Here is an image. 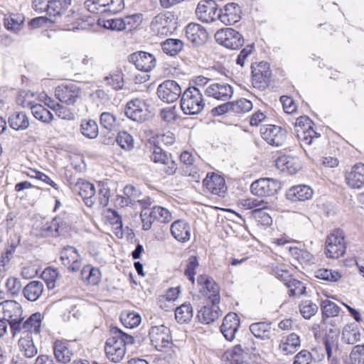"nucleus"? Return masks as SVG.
I'll return each instance as SVG.
<instances>
[{
    "instance_id": "obj_62",
    "label": "nucleus",
    "mask_w": 364,
    "mask_h": 364,
    "mask_svg": "<svg viewBox=\"0 0 364 364\" xmlns=\"http://www.w3.org/2000/svg\"><path fill=\"white\" fill-rule=\"evenodd\" d=\"M100 122L103 128L111 131L115 127L116 117L112 113L105 112L100 115Z\"/></svg>"
},
{
    "instance_id": "obj_14",
    "label": "nucleus",
    "mask_w": 364,
    "mask_h": 364,
    "mask_svg": "<svg viewBox=\"0 0 364 364\" xmlns=\"http://www.w3.org/2000/svg\"><path fill=\"white\" fill-rule=\"evenodd\" d=\"M220 4L200 1L196 9L198 18L204 23H212L218 20Z\"/></svg>"
},
{
    "instance_id": "obj_43",
    "label": "nucleus",
    "mask_w": 364,
    "mask_h": 364,
    "mask_svg": "<svg viewBox=\"0 0 364 364\" xmlns=\"http://www.w3.org/2000/svg\"><path fill=\"white\" fill-rule=\"evenodd\" d=\"M71 1L72 0H50L47 14L50 16H61L66 11Z\"/></svg>"
},
{
    "instance_id": "obj_38",
    "label": "nucleus",
    "mask_w": 364,
    "mask_h": 364,
    "mask_svg": "<svg viewBox=\"0 0 364 364\" xmlns=\"http://www.w3.org/2000/svg\"><path fill=\"white\" fill-rule=\"evenodd\" d=\"M82 279L88 284L97 285L101 280V272L90 264L85 266L80 272Z\"/></svg>"
},
{
    "instance_id": "obj_11",
    "label": "nucleus",
    "mask_w": 364,
    "mask_h": 364,
    "mask_svg": "<svg viewBox=\"0 0 364 364\" xmlns=\"http://www.w3.org/2000/svg\"><path fill=\"white\" fill-rule=\"evenodd\" d=\"M173 20V16L171 14H159L151 21L150 23L151 31L159 36H168L174 29Z\"/></svg>"
},
{
    "instance_id": "obj_4",
    "label": "nucleus",
    "mask_w": 364,
    "mask_h": 364,
    "mask_svg": "<svg viewBox=\"0 0 364 364\" xmlns=\"http://www.w3.org/2000/svg\"><path fill=\"white\" fill-rule=\"evenodd\" d=\"M344 232L341 229L333 230L326 238V255L330 258H338L346 252Z\"/></svg>"
},
{
    "instance_id": "obj_31",
    "label": "nucleus",
    "mask_w": 364,
    "mask_h": 364,
    "mask_svg": "<svg viewBox=\"0 0 364 364\" xmlns=\"http://www.w3.org/2000/svg\"><path fill=\"white\" fill-rule=\"evenodd\" d=\"M301 346V340L299 336L291 333L286 337H283L279 345V350L284 354H293Z\"/></svg>"
},
{
    "instance_id": "obj_53",
    "label": "nucleus",
    "mask_w": 364,
    "mask_h": 364,
    "mask_svg": "<svg viewBox=\"0 0 364 364\" xmlns=\"http://www.w3.org/2000/svg\"><path fill=\"white\" fill-rule=\"evenodd\" d=\"M225 356L231 364L243 363V350L240 345H237L232 349L226 351Z\"/></svg>"
},
{
    "instance_id": "obj_42",
    "label": "nucleus",
    "mask_w": 364,
    "mask_h": 364,
    "mask_svg": "<svg viewBox=\"0 0 364 364\" xmlns=\"http://www.w3.org/2000/svg\"><path fill=\"white\" fill-rule=\"evenodd\" d=\"M11 128L15 130H25L29 126V120L27 115L22 112L12 114L8 119Z\"/></svg>"
},
{
    "instance_id": "obj_24",
    "label": "nucleus",
    "mask_w": 364,
    "mask_h": 364,
    "mask_svg": "<svg viewBox=\"0 0 364 364\" xmlns=\"http://www.w3.org/2000/svg\"><path fill=\"white\" fill-rule=\"evenodd\" d=\"M205 93L209 97L225 101L232 96L233 89L228 84L214 83L205 89Z\"/></svg>"
},
{
    "instance_id": "obj_48",
    "label": "nucleus",
    "mask_w": 364,
    "mask_h": 364,
    "mask_svg": "<svg viewBox=\"0 0 364 364\" xmlns=\"http://www.w3.org/2000/svg\"><path fill=\"white\" fill-rule=\"evenodd\" d=\"M81 133L88 139H95L98 135V125L95 120L88 119L82 122Z\"/></svg>"
},
{
    "instance_id": "obj_49",
    "label": "nucleus",
    "mask_w": 364,
    "mask_h": 364,
    "mask_svg": "<svg viewBox=\"0 0 364 364\" xmlns=\"http://www.w3.org/2000/svg\"><path fill=\"white\" fill-rule=\"evenodd\" d=\"M315 277L321 280L336 282H338L342 276L338 271L321 268L315 272Z\"/></svg>"
},
{
    "instance_id": "obj_56",
    "label": "nucleus",
    "mask_w": 364,
    "mask_h": 364,
    "mask_svg": "<svg viewBox=\"0 0 364 364\" xmlns=\"http://www.w3.org/2000/svg\"><path fill=\"white\" fill-rule=\"evenodd\" d=\"M105 350L107 358L114 363H119L124 356L126 348L120 347L107 346L105 344Z\"/></svg>"
},
{
    "instance_id": "obj_17",
    "label": "nucleus",
    "mask_w": 364,
    "mask_h": 364,
    "mask_svg": "<svg viewBox=\"0 0 364 364\" xmlns=\"http://www.w3.org/2000/svg\"><path fill=\"white\" fill-rule=\"evenodd\" d=\"M241 14V8L236 3H228L223 7L220 5L218 20L225 25H232L240 20Z\"/></svg>"
},
{
    "instance_id": "obj_58",
    "label": "nucleus",
    "mask_w": 364,
    "mask_h": 364,
    "mask_svg": "<svg viewBox=\"0 0 364 364\" xmlns=\"http://www.w3.org/2000/svg\"><path fill=\"white\" fill-rule=\"evenodd\" d=\"M348 364H364V344L354 346L349 355Z\"/></svg>"
},
{
    "instance_id": "obj_23",
    "label": "nucleus",
    "mask_w": 364,
    "mask_h": 364,
    "mask_svg": "<svg viewBox=\"0 0 364 364\" xmlns=\"http://www.w3.org/2000/svg\"><path fill=\"white\" fill-rule=\"evenodd\" d=\"M171 233L178 242L184 243L191 239L190 224L184 220H177L171 225Z\"/></svg>"
},
{
    "instance_id": "obj_16",
    "label": "nucleus",
    "mask_w": 364,
    "mask_h": 364,
    "mask_svg": "<svg viewBox=\"0 0 364 364\" xmlns=\"http://www.w3.org/2000/svg\"><path fill=\"white\" fill-rule=\"evenodd\" d=\"M129 62L133 63L136 68L143 72H149L155 68L156 58L150 53L138 51L129 55Z\"/></svg>"
},
{
    "instance_id": "obj_46",
    "label": "nucleus",
    "mask_w": 364,
    "mask_h": 364,
    "mask_svg": "<svg viewBox=\"0 0 364 364\" xmlns=\"http://www.w3.org/2000/svg\"><path fill=\"white\" fill-rule=\"evenodd\" d=\"M230 114H241L250 112L252 109L251 101L242 98L237 101L230 102Z\"/></svg>"
},
{
    "instance_id": "obj_9",
    "label": "nucleus",
    "mask_w": 364,
    "mask_h": 364,
    "mask_svg": "<svg viewBox=\"0 0 364 364\" xmlns=\"http://www.w3.org/2000/svg\"><path fill=\"white\" fill-rule=\"evenodd\" d=\"M252 83L254 87L264 90L270 82L272 71L267 62L262 61L251 65Z\"/></svg>"
},
{
    "instance_id": "obj_51",
    "label": "nucleus",
    "mask_w": 364,
    "mask_h": 364,
    "mask_svg": "<svg viewBox=\"0 0 364 364\" xmlns=\"http://www.w3.org/2000/svg\"><path fill=\"white\" fill-rule=\"evenodd\" d=\"M117 144L126 151H131L134 149V139L127 132H119L116 137Z\"/></svg>"
},
{
    "instance_id": "obj_30",
    "label": "nucleus",
    "mask_w": 364,
    "mask_h": 364,
    "mask_svg": "<svg viewBox=\"0 0 364 364\" xmlns=\"http://www.w3.org/2000/svg\"><path fill=\"white\" fill-rule=\"evenodd\" d=\"M77 250L71 246L64 247L61 252L60 259L65 265H68V269L72 272H77L80 269V262Z\"/></svg>"
},
{
    "instance_id": "obj_12",
    "label": "nucleus",
    "mask_w": 364,
    "mask_h": 364,
    "mask_svg": "<svg viewBox=\"0 0 364 364\" xmlns=\"http://www.w3.org/2000/svg\"><path fill=\"white\" fill-rule=\"evenodd\" d=\"M149 337L151 345L159 351L168 348L172 340L169 328L164 325L152 326L149 330Z\"/></svg>"
},
{
    "instance_id": "obj_32",
    "label": "nucleus",
    "mask_w": 364,
    "mask_h": 364,
    "mask_svg": "<svg viewBox=\"0 0 364 364\" xmlns=\"http://www.w3.org/2000/svg\"><path fill=\"white\" fill-rule=\"evenodd\" d=\"M220 316L218 304L211 306H204L198 311L197 318L202 323L209 324L214 322Z\"/></svg>"
},
{
    "instance_id": "obj_3",
    "label": "nucleus",
    "mask_w": 364,
    "mask_h": 364,
    "mask_svg": "<svg viewBox=\"0 0 364 364\" xmlns=\"http://www.w3.org/2000/svg\"><path fill=\"white\" fill-rule=\"evenodd\" d=\"M142 222V229L145 231L151 228L152 223L156 220L163 223H168L172 219L171 212L159 205L154 206L151 210H142L140 214Z\"/></svg>"
},
{
    "instance_id": "obj_6",
    "label": "nucleus",
    "mask_w": 364,
    "mask_h": 364,
    "mask_svg": "<svg viewBox=\"0 0 364 364\" xmlns=\"http://www.w3.org/2000/svg\"><path fill=\"white\" fill-rule=\"evenodd\" d=\"M281 188V183L271 178H261L254 181L250 186L253 195L259 197L274 196Z\"/></svg>"
},
{
    "instance_id": "obj_7",
    "label": "nucleus",
    "mask_w": 364,
    "mask_h": 364,
    "mask_svg": "<svg viewBox=\"0 0 364 364\" xmlns=\"http://www.w3.org/2000/svg\"><path fill=\"white\" fill-rule=\"evenodd\" d=\"M124 114L132 121L143 123L149 117L148 105L142 99H133L127 103Z\"/></svg>"
},
{
    "instance_id": "obj_63",
    "label": "nucleus",
    "mask_w": 364,
    "mask_h": 364,
    "mask_svg": "<svg viewBox=\"0 0 364 364\" xmlns=\"http://www.w3.org/2000/svg\"><path fill=\"white\" fill-rule=\"evenodd\" d=\"M126 29L132 30L140 26L143 16L141 14H134L126 16L124 18Z\"/></svg>"
},
{
    "instance_id": "obj_15",
    "label": "nucleus",
    "mask_w": 364,
    "mask_h": 364,
    "mask_svg": "<svg viewBox=\"0 0 364 364\" xmlns=\"http://www.w3.org/2000/svg\"><path fill=\"white\" fill-rule=\"evenodd\" d=\"M197 282L201 287L200 291H203L212 304H218L220 302V288L211 277L207 274L199 275Z\"/></svg>"
},
{
    "instance_id": "obj_8",
    "label": "nucleus",
    "mask_w": 364,
    "mask_h": 364,
    "mask_svg": "<svg viewBox=\"0 0 364 364\" xmlns=\"http://www.w3.org/2000/svg\"><path fill=\"white\" fill-rule=\"evenodd\" d=\"M156 94L163 102L173 103L181 97L182 89L176 81L167 80L158 86Z\"/></svg>"
},
{
    "instance_id": "obj_26",
    "label": "nucleus",
    "mask_w": 364,
    "mask_h": 364,
    "mask_svg": "<svg viewBox=\"0 0 364 364\" xmlns=\"http://www.w3.org/2000/svg\"><path fill=\"white\" fill-rule=\"evenodd\" d=\"M312 196V188L306 185L294 186L286 193L287 199L292 202L305 201L311 199Z\"/></svg>"
},
{
    "instance_id": "obj_28",
    "label": "nucleus",
    "mask_w": 364,
    "mask_h": 364,
    "mask_svg": "<svg viewBox=\"0 0 364 364\" xmlns=\"http://www.w3.org/2000/svg\"><path fill=\"white\" fill-rule=\"evenodd\" d=\"M347 184L353 188H361L364 186V164L353 166L351 171L346 173Z\"/></svg>"
},
{
    "instance_id": "obj_60",
    "label": "nucleus",
    "mask_w": 364,
    "mask_h": 364,
    "mask_svg": "<svg viewBox=\"0 0 364 364\" xmlns=\"http://www.w3.org/2000/svg\"><path fill=\"white\" fill-rule=\"evenodd\" d=\"M34 97V94L29 90H21L16 97V103L26 108H31L34 104L32 102L31 99Z\"/></svg>"
},
{
    "instance_id": "obj_22",
    "label": "nucleus",
    "mask_w": 364,
    "mask_h": 364,
    "mask_svg": "<svg viewBox=\"0 0 364 364\" xmlns=\"http://www.w3.org/2000/svg\"><path fill=\"white\" fill-rule=\"evenodd\" d=\"M203 184L209 192L219 196H223L227 190L225 179L215 173H208Z\"/></svg>"
},
{
    "instance_id": "obj_39",
    "label": "nucleus",
    "mask_w": 364,
    "mask_h": 364,
    "mask_svg": "<svg viewBox=\"0 0 364 364\" xmlns=\"http://www.w3.org/2000/svg\"><path fill=\"white\" fill-rule=\"evenodd\" d=\"M316 353H317V349H313L311 352L302 350L295 355L293 364H311L312 362L316 363L324 358L323 353L318 357L315 356Z\"/></svg>"
},
{
    "instance_id": "obj_10",
    "label": "nucleus",
    "mask_w": 364,
    "mask_h": 364,
    "mask_svg": "<svg viewBox=\"0 0 364 364\" xmlns=\"http://www.w3.org/2000/svg\"><path fill=\"white\" fill-rule=\"evenodd\" d=\"M81 93V89L73 82L61 84L55 90L56 98L68 105H74L80 97Z\"/></svg>"
},
{
    "instance_id": "obj_19",
    "label": "nucleus",
    "mask_w": 364,
    "mask_h": 364,
    "mask_svg": "<svg viewBox=\"0 0 364 364\" xmlns=\"http://www.w3.org/2000/svg\"><path fill=\"white\" fill-rule=\"evenodd\" d=\"M151 159L154 163L162 164L166 166L164 171L168 175H173L177 169V164L171 159V154H167L161 147L156 146L154 148Z\"/></svg>"
},
{
    "instance_id": "obj_20",
    "label": "nucleus",
    "mask_w": 364,
    "mask_h": 364,
    "mask_svg": "<svg viewBox=\"0 0 364 364\" xmlns=\"http://www.w3.org/2000/svg\"><path fill=\"white\" fill-rule=\"evenodd\" d=\"M67 229V223L61 218L55 217L41 228V234L43 237H58L66 232Z\"/></svg>"
},
{
    "instance_id": "obj_13",
    "label": "nucleus",
    "mask_w": 364,
    "mask_h": 364,
    "mask_svg": "<svg viewBox=\"0 0 364 364\" xmlns=\"http://www.w3.org/2000/svg\"><path fill=\"white\" fill-rule=\"evenodd\" d=\"M262 139L274 146H281L287 138V131L281 127L267 124L260 129Z\"/></svg>"
},
{
    "instance_id": "obj_35",
    "label": "nucleus",
    "mask_w": 364,
    "mask_h": 364,
    "mask_svg": "<svg viewBox=\"0 0 364 364\" xmlns=\"http://www.w3.org/2000/svg\"><path fill=\"white\" fill-rule=\"evenodd\" d=\"M20 351L28 358H33L38 353V349L33 343L32 335L27 333L21 336L18 341Z\"/></svg>"
},
{
    "instance_id": "obj_47",
    "label": "nucleus",
    "mask_w": 364,
    "mask_h": 364,
    "mask_svg": "<svg viewBox=\"0 0 364 364\" xmlns=\"http://www.w3.org/2000/svg\"><path fill=\"white\" fill-rule=\"evenodd\" d=\"M193 308L190 304H183L175 310V317L178 322H189L193 317Z\"/></svg>"
},
{
    "instance_id": "obj_25",
    "label": "nucleus",
    "mask_w": 364,
    "mask_h": 364,
    "mask_svg": "<svg viewBox=\"0 0 364 364\" xmlns=\"http://www.w3.org/2000/svg\"><path fill=\"white\" fill-rule=\"evenodd\" d=\"M78 194L82 198L85 205L92 207L95 200L96 190L95 186L82 179H79L75 185Z\"/></svg>"
},
{
    "instance_id": "obj_41",
    "label": "nucleus",
    "mask_w": 364,
    "mask_h": 364,
    "mask_svg": "<svg viewBox=\"0 0 364 364\" xmlns=\"http://www.w3.org/2000/svg\"><path fill=\"white\" fill-rule=\"evenodd\" d=\"M53 353L58 362L67 363L70 361L72 353L65 343L56 341L53 345Z\"/></svg>"
},
{
    "instance_id": "obj_27",
    "label": "nucleus",
    "mask_w": 364,
    "mask_h": 364,
    "mask_svg": "<svg viewBox=\"0 0 364 364\" xmlns=\"http://www.w3.org/2000/svg\"><path fill=\"white\" fill-rule=\"evenodd\" d=\"M41 314L38 312L31 314L24 322L19 321V327L18 333H23L26 335L27 333H32L38 334L41 331Z\"/></svg>"
},
{
    "instance_id": "obj_50",
    "label": "nucleus",
    "mask_w": 364,
    "mask_h": 364,
    "mask_svg": "<svg viewBox=\"0 0 364 364\" xmlns=\"http://www.w3.org/2000/svg\"><path fill=\"white\" fill-rule=\"evenodd\" d=\"M318 306L311 300H304L299 304V311L303 317L310 319L318 311Z\"/></svg>"
},
{
    "instance_id": "obj_2",
    "label": "nucleus",
    "mask_w": 364,
    "mask_h": 364,
    "mask_svg": "<svg viewBox=\"0 0 364 364\" xmlns=\"http://www.w3.org/2000/svg\"><path fill=\"white\" fill-rule=\"evenodd\" d=\"M22 307L21 304L13 300H6L0 303V318L10 325L13 336L18 333L19 321H22Z\"/></svg>"
},
{
    "instance_id": "obj_33",
    "label": "nucleus",
    "mask_w": 364,
    "mask_h": 364,
    "mask_svg": "<svg viewBox=\"0 0 364 364\" xmlns=\"http://www.w3.org/2000/svg\"><path fill=\"white\" fill-rule=\"evenodd\" d=\"M361 332L355 323L346 325L342 331L341 341L343 343L354 345L361 339Z\"/></svg>"
},
{
    "instance_id": "obj_55",
    "label": "nucleus",
    "mask_w": 364,
    "mask_h": 364,
    "mask_svg": "<svg viewBox=\"0 0 364 364\" xmlns=\"http://www.w3.org/2000/svg\"><path fill=\"white\" fill-rule=\"evenodd\" d=\"M314 123L313 121L307 116H301L296 119L294 123V131L296 134L297 137L299 138V132L304 131V132H308L312 127H314Z\"/></svg>"
},
{
    "instance_id": "obj_54",
    "label": "nucleus",
    "mask_w": 364,
    "mask_h": 364,
    "mask_svg": "<svg viewBox=\"0 0 364 364\" xmlns=\"http://www.w3.org/2000/svg\"><path fill=\"white\" fill-rule=\"evenodd\" d=\"M120 320L125 327L133 328L141 323V316L134 312H126L122 314Z\"/></svg>"
},
{
    "instance_id": "obj_18",
    "label": "nucleus",
    "mask_w": 364,
    "mask_h": 364,
    "mask_svg": "<svg viewBox=\"0 0 364 364\" xmlns=\"http://www.w3.org/2000/svg\"><path fill=\"white\" fill-rule=\"evenodd\" d=\"M186 36L194 46L204 44L208 38V33L203 26L196 23H191L186 27Z\"/></svg>"
},
{
    "instance_id": "obj_52",
    "label": "nucleus",
    "mask_w": 364,
    "mask_h": 364,
    "mask_svg": "<svg viewBox=\"0 0 364 364\" xmlns=\"http://www.w3.org/2000/svg\"><path fill=\"white\" fill-rule=\"evenodd\" d=\"M285 285L289 289V295L290 296H299L306 292V287L297 279H290L285 283Z\"/></svg>"
},
{
    "instance_id": "obj_61",
    "label": "nucleus",
    "mask_w": 364,
    "mask_h": 364,
    "mask_svg": "<svg viewBox=\"0 0 364 364\" xmlns=\"http://www.w3.org/2000/svg\"><path fill=\"white\" fill-rule=\"evenodd\" d=\"M111 337H109L105 344L107 346H110L112 347H120L122 348H126L124 346L121 338H119L120 335V329L117 327H113L110 330Z\"/></svg>"
},
{
    "instance_id": "obj_5",
    "label": "nucleus",
    "mask_w": 364,
    "mask_h": 364,
    "mask_svg": "<svg viewBox=\"0 0 364 364\" xmlns=\"http://www.w3.org/2000/svg\"><path fill=\"white\" fill-rule=\"evenodd\" d=\"M215 38L219 44L232 50L239 49L245 43L242 35L232 28L218 31Z\"/></svg>"
},
{
    "instance_id": "obj_59",
    "label": "nucleus",
    "mask_w": 364,
    "mask_h": 364,
    "mask_svg": "<svg viewBox=\"0 0 364 364\" xmlns=\"http://www.w3.org/2000/svg\"><path fill=\"white\" fill-rule=\"evenodd\" d=\"M321 309L323 316L327 317L336 316L339 314L340 308L334 302L324 300L321 304Z\"/></svg>"
},
{
    "instance_id": "obj_37",
    "label": "nucleus",
    "mask_w": 364,
    "mask_h": 364,
    "mask_svg": "<svg viewBox=\"0 0 364 364\" xmlns=\"http://www.w3.org/2000/svg\"><path fill=\"white\" fill-rule=\"evenodd\" d=\"M25 21V17L22 14H9L5 15L4 24L5 28L14 33L20 31Z\"/></svg>"
},
{
    "instance_id": "obj_40",
    "label": "nucleus",
    "mask_w": 364,
    "mask_h": 364,
    "mask_svg": "<svg viewBox=\"0 0 364 364\" xmlns=\"http://www.w3.org/2000/svg\"><path fill=\"white\" fill-rule=\"evenodd\" d=\"M183 42L178 38H167L161 43L164 53L170 56L178 55L183 50Z\"/></svg>"
},
{
    "instance_id": "obj_45",
    "label": "nucleus",
    "mask_w": 364,
    "mask_h": 364,
    "mask_svg": "<svg viewBox=\"0 0 364 364\" xmlns=\"http://www.w3.org/2000/svg\"><path fill=\"white\" fill-rule=\"evenodd\" d=\"M271 329V323L267 322H257L252 323L250 326V330L252 333L257 338L261 339H269V332Z\"/></svg>"
},
{
    "instance_id": "obj_36",
    "label": "nucleus",
    "mask_w": 364,
    "mask_h": 364,
    "mask_svg": "<svg viewBox=\"0 0 364 364\" xmlns=\"http://www.w3.org/2000/svg\"><path fill=\"white\" fill-rule=\"evenodd\" d=\"M44 290V285L40 281L30 282L23 290L24 296L31 301H35L39 299Z\"/></svg>"
},
{
    "instance_id": "obj_64",
    "label": "nucleus",
    "mask_w": 364,
    "mask_h": 364,
    "mask_svg": "<svg viewBox=\"0 0 364 364\" xmlns=\"http://www.w3.org/2000/svg\"><path fill=\"white\" fill-rule=\"evenodd\" d=\"M267 208H256L252 211V215L258 220L263 225H269L272 223V218L268 213L264 211Z\"/></svg>"
},
{
    "instance_id": "obj_44",
    "label": "nucleus",
    "mask_w": 364,
    "mask_h": 364,
    "mask_svg": "<svg viewBox=\"0 0 364 364\" xmlns=\"http://www.w3.org/2000/svg\"><path fill=\"white\" fill-rule=\"evenodd\" d=\"M33 117L46 124H49L53 119V114L41 104H34L31 108Z\"/></svg>"
},
{
    "instance_id": "obj_21",
    "label": "nucleus",
    "mask_w": 364,
    "mask_h": 364,
    "mask_svg": "<svg viewBox=\"0 0 364 364\" xmlns=\"http://www.w3.org/2000/svg\"><path fill=\"white\" fill-rule=\"evenodd\" d=\"M339 333L337 330L331 328L323 338V343L325 347L328 360L332 364H337L338 360L333 355V350L336 352L338 348Z\"/></svg>"
},
{
    "instance_id": "obj_1",
    "label": "nucleus",
    "mask_w": 364,
    "mask_h": 364,
    "mask_svg": "<svg viewBox=\"0 0 364 364\" xmlns=\"http://www.w3.org/2000/svg\"><path fill=\"white\" fill-rule=\"evenodd\" d=\"M181 108L185 114L194 115L200 114L205 108L203 95L196 86L188 87L182 94Z\"/></svg>"
},
{
    "instance_id": "obj_29",
    "label": "nucleus",
    "mask_w": 364,
    "mask_h": 364,
    "mask_svg": "<svg viewBox=\"0 0 364 364\" xmlns=\"http://www.w3.org/2000/svg\"><path fill=\"white\" fill-rule=\"evenodd\" d=\"M276 166L282 171H286L291 175L295 174L301 168L299 159L290 155H282L278 157Z\"/></svg>"
},
{
    "instance_id": "obj_34",
    "label": "nucleus",
    "mask_w": 364,
    "mask_h": 364,
    "mask_svg": "<svg viewBox=\"0 0 364 364\" xmlns=\"http://www.w3.org/2000/svg\"><path fill=\"white\" fill-rule=\"evenodd\" d=\"M124 196H119L117 200H120L119 204L122 206H127L134 205L141 195V192L139 188L133 185H127L123 189Z\"/></svg>"
},
{
    "instance_id": "obj_57",
    "label": "nucleus",
    "mask_w": 364,
    "mask_h": 364,
    "mask_svg": "<svg viewBox=\"0 0 364 364\" xmlns=\"http://www.w3.org/2000/svg\"><path fill=\"white\" fill-rule=\"evenodd\" d=\"M199 266L198 257L196 256L189 257L186 267L184 271V274L188 277L191 283L195 282L196 269Z\"/></svg>"
}]
</instances>
